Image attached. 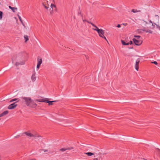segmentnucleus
<instances>
[{
	"label": "nucleus",
	"mask_w": 160,
	"mask_h": 160,
	"mask_svg": "<svg viewBox=\"0 0 160 160\" xmlns=\"http://www.w3.org/2000/svg\"><path fill=\"white\" fill-rule=\"evenodd\" d=\"M49 5L50 3H49L48 1H47L46 3H45V4H43V5L44 8L47 10H48V9H49V7L48 6H49Z\"/></svg>",
	"instance_id": "nucleus-8"
},
{
	"label": "nucleus",
	"mask_w": 160,
	"mask_h": 160,
	"mask_svg": "<svg viewBox=\"0 0 160 160\" xmlns=\"http://www.w3.org/2000/svg\"><path fill=\"white\" fill-rule=\"evenodd\" d=\"M37 101H38V102H43L42 101L43 100H42V101H40V100H37Z\"/></svg>",
	"instance_id": "nucleus-40"
},
{
	"label": "nucleus",
	"mask_w": 160,
	"mask_h": 160,
	"mask_svg": "<svg viewBox=\"0 0 160 160\" xmlns=\"http://www.w3.org/2000/svg\"><path fill=\"white\" fill-rule=\"evenodd\" d=\"M90 24L95 28H92L93 30L97 31V32L100 30V29H99L95 25L92 23L90 22Z\"/></svg>",
	"instance_id": "nucleus-12"
},
{
	"label": "nucleus",
	"mask_w": 160,
	"mask_h": 160,
	"mask_svg": "<svg viewBox=\"0 0 160 160\" xmlns=\"http://www.w3.org/2000/svg\"><path fill=\"white\" fill-rule=\"evenodd\" d=\"M139 62H140V61H139V60H137L136 61V64H135V68L136 69L137 71H138V69H139Z\"/></svg>",
	"instance_id": "nucleus-9"
},
{
	"label": "nucleus",
	"mask_w": 160,
	"mask_h": 160,
	"mask_svg": "<svg viewBox=\"0 0 160 160\" xmlns=\"http://www.w3.org/2000/svg\"><path fill=\"white\" fill-rule=\"evenodd\" d=\"M9 113L8 110H6L0 114V117H3L8 114Z\"/></svg>",
	"instance_id": "nucleus-11"
},
{
	"label": "nucleus",
	"mask_w": 160,
	"mask_h": 160,
	"mask_svg": "<svg viewBox=\"0 0 160 160\" xmlns=\"http://www.w3.org/2000/svg\"><path fill=\"white\" fill-rule=\"evenodd\" d=\"M3 13L2 11H0V19L2 20V15Z\"/></svg>",
	"instance_id": "nucleus-25"
},
{
	"label": "nucleus",
	"mask_w": 160,
	"mask_h": 160,
	"mask_svg": "<svg viewBox=\"0 0 160 160\" xmlns=\"http://www.w3.org/2000/svg\"><path fill=\"white\" fill-rule=\"evenodd\" d=\"M12 60V63L17 66L23 65L25 64V60H23L22 57L20 55L14 56Z\"/></svg>",
	"instance_id": "nucleus-1"
},
{
	"label": "nucleus",
	"mask_w": 160,
	"mask_h": 160,
	"mask_svg": "<svg viewBox=\"0 0 160 160\" xmlns=\"http://www.w3.org/2000/svg\"><path fill=\"white\" fill-rule=\"evenodd\" d=\"M86 22H87L88 23H90V22H89V21H86Z\"/></svg>",
	"instance_id": "nucleus-43"
},
{
	"label": "nucleus",
	"mask_w": 160,
	"mask_h": 160,
	"mask_svg": "<svg viewBox=\"0 0 160 160\" xmlns=\"http://www.w3.org/2000/svg\"><path fill=\"white\" fill-rule=\"evenodd\" d=\"M155 24L153 23H152V26L153 27V28H154L155 27Z\"/></svg>",
	"instance_id": "nucleus-34"
},
{
	"label": "nucleus",
	"mask_w": 160,
	"mask_h": 160,
	"mask_svg": "<svg viewBox=\"0 0 160 160\" xmlns=\"http://www.w3.org/2000/svg\"><path fill=\"white\" fill-rule=\"evenodd\" d=\"M121 42L123 45H128L129 44V42L126 43L123 40H121Z\"/></svg>",
	"instance_id": "nucleus-19"
},
{
	"label": "nucleus",
	"mask_w": 160,
	"mask_h": 160,
	"mask_svg": "<svg viewBox=\"0 0 160 160\" xmlns=\"http://www.w3.org/2000/svg\"><path fill=\"white\" fill-rule=\"evenodd\" d=\"M141 30L145 32H148L150 33H152V31L148 28H144L143 29H142Z\"/></svg>",
	"instance_id": "nucleus-14"
},
{
	"label": "nucleus",
	"mask_w": 160,
	"mask_h": 160,
	"mask_svg": "<svg viewBox=\"0 0 160 160\" xmlns=\"http://www.w3.org/2000/svg\"><path fill=\"white\" fill-rule=\"evenodd\" d=\"M18 18H19V19L20 20V21L21 22H22V20L21 19V17L20 16H19Z\"/></svg>",
	"instance_id": "nucleus-32"
},
{
	"label": "nucleus",
	"mask_w": 160,
	"mask_h": 160,
	"mask_svg": "<svg viewBox=\"0 0 160 160\" xmlns=\"http://www.w3.org/2000/svg\"><path fill=\"white\" fill-rule=\"evenodd\" d=\"M142 21H144V22H145L146 24H147L148 23V22H147L144 21V20H142Z\"/></svg>",
	"instance_id": "nucleus-38"
},
{
	"label": "nucleus",
	"mask_w": 160,
	"mask_h": 160,
	"mask_svg": "<svg viewBox=\"0 0 160 160\" xmlns=\"http://www.w3.org/2000/svg\"><path fill=\"white\" fill-rule=\"evenodd\" d=\"M24 38L25 40V42H27L29 39L28 36L27 35H24Z\"/></svg>",
	"instance_id": "nucleus-21"
},
{
	"label": "nucleus",
	"mask_w": 160,
	"mask_h": 160,
	"mask_svg": "<svg viewBox=\"0 0 160 160\" xmlns=\"http://www.w3.org/2000/svg\"><path fill=\"white\" fill-rule=\"evenodd\" d=\"M9 8L11 9L14 12H15L17 10V8H16L12 7L10 6H9Z\"/></svg>",
	"instance_id": "nucleus-16"
},
{
	"label": "nucleus",
	"mask_w": 160,
	"mask_h": 160,
	"mask_svg": "<svg viewBox=\"0 0 160 160\" xmlns=\"http://www.w3.org/2000/svg\"><path fill=\"white\" fill-rule=\"evenodd\" d=\"M73 148L72 147H71L70 148H62L60 149V151H61L62 152H63L66 151L67 150H70L71 149H72Z\"/></svg>",
	"instance_id": "nucleus-15"
},
{
	"label": "nucleus",
	"mask_w": 160,
	"mask_h": 160,
	"mask_svg": "<svg viewBox=\"0 0 160 160\" xmlns=\"http://www.w3.org/2000/svg\"><path fill=\"white\" fill-rule=\"evenodd\" d=\"M42 137L40 135H39L37 133H35L34 134V136L33 138L35 139H37L38 140H39V139H41Z\"/></svg>",
	"instance_id": "nucleus-5"
},
{
	"label": "nucleus",
	"mask_w": 160,
	"mask_h": 160,
	"mask_svg": "<svg viewBox=\"0 0 160 160\" xmlns=\"http://www.w3.org/2000/svg\"><path fill=\"white\" fill-rule=\"evenodd\" d=\"M16 102H15L9 105L8 107V108L10 110L13 109L15 108L17 106V105L16 104Z\"/></svg>",
	"instance_id": "nucleus-4"
},
{
	"label": "nucleus",
	"mask_w": 160,
	"mask_h": 160,
	"mask_svg": "<svg viewBox=\"0 0 160 160\" xmlns=\"http://www.w3.org/2000/svg\"><path fill=\"white\" fill-rule=\"evenodd\" d=\"M117 27L118 28H119L121 27V26L120 24H118V25L117 26Z\"/></svg>",
	"instance_id": "nucleus-35"
},
{
	"label": "nucleus",
	"mask_w": 160,
	"mask_h": 160,
	"mask_svg": "<svg viewBox=\"0 0 160 160\" xmlns=\"http://www.w3.org/2000/svg\"><path fill=\"white\" fill-rule=\"evenodd\" d=\"M24 133L26 134L27 136L31 138H33L34 134L31 133L29 131L25 132Z\"/></svg>",
	"instance_id": "nucleus-7"
},
{
	"label": "nucleus",
	"mask_w": 160,
	"mask_h": 160,
	"mask_svg": "<svg viewBox=\"0 0 160 160\" xmlns=\"http://www.w3.org/2000/svg\"><path fill=\"white\" fill-rule=\"evenodd\" d=\"M133 41L135 45L138 46L141 45L142 42V41L137 40L135 38L133 39Z\"/></svg>",
	"instance_id": "nucleus-3"
},
{
	"label": "nucleus",
	"mask_w": 160,
	"mask_h": 160,
	"mask_svg": "<svg viewBox=\"0 0 160 160\" xmlns=\"http://www.w3.org/2000/svg\"><path fill=\"white\" fill-rule=\"evenodd\" d=\"M140 11V10H135L134 9H133L132 10V12L134 13Z\"/></svg>",
	"instance_id": "nucleus-23"
},
{
	"label": "nucleus",
	"mask_w": 160,
	"mask_h": 160,
	"mask_svg": "<svg viewBox=\"0 0 160 160\" xmlns=\"http://www.w3.org/2000/svg\"><path fill=\"white\" fill-rule=\"evenodd\" d=\"M132 44V42L131 41H130V43H129V44Z\"/></svg>",
	"instance_id": "nucleus-36"
},
{
	"label": "nucleus",
	"mask_w": 160,
	"mask_h": 160,
	"mask_svg": "<svg viewBox=\"0 0 160 160\" xmlns=\"http://www.w3.org/2000/svg\"><path fill=\"white\" fill-rule=\"evenodd\" d=\"M38 63L39 64H41L42 62V60L41 58H38Z\"/></svg>",
	"instance_id": "nucleus-17"
},
{
	"label": "nucleus",
	"mask_w": 160,
	"mask_h": 160,
	"mask_svg": "<svg viewBox=\"0 0 160 160\" xmlns=\"http://www.w3.org/2000/svg\"><path fill=\"white\" fill-rule=\"evenodd\" d=\"M93 160H98V158H94L93 159Z\"/></svg>",
	"instance_id": "nucleus-37"
},
{
	"label": "nucleus",
	"mask_w": 160,
	"mask_h": 160,
	"mask_svg": "<svg viewBox=\"0 0 160 160\" xmlns=\"http://www.w3.org/2000/svg\"><path fill=\"white\" fill-rule=\"evenodd\" d=\"M98 34L99 36L101 38L103 36H104V32L103 30L101 29H100V30L98 32Z\"/></svg>",
	"instance_id": "nucleus-6"
},
{
	"label": "nucleus",
	"mask_w": 160,
	"mask_h": 160,
	"mask_svg": "<svg viewBox=\"0 0 160 160\" xmlns=\"http://www.w3.org/2000/svg\"><path fill=\"white\" fill-rule=\"evenodd\" d=\"M50 7L53 9L54 8H56V6L55 4L52 3L50 5Z\"/></svg>",
	"instance_id": "nucleus-22"
},
{
	"label": "nucleus",
	"mask_w": 160,
	"mask_h": 160,
	"mask_svg": "<svg viewBox=\"0 0 160 160\" xmlns=\"http://www.w3.org/2000/svg\"><path fill=\"white\" fill-rule=\"evenodd\" d=\"M122 24L124 25H127V23H123Z\"/></svg>",
	"instance_id": "nucleus-41"
},
{
	"label": "nucleus",
	"mask_w": 160,
	"mask_h": 160,
	"mask_svg": "<svg viewBox=\"0 0 160 160\" xmlns=\"http://www.w3.org/2000/svg\"><path fill=\"white\" fill-rule=\"evenodd\" d=\"M84 154L88 155V156H91L94 155L93 153L91 152H85Z\"/></svg>",
	"instance_id": "nucleus-20"
},
{
	"label": "nucleus",
	"mask_w": 160,
	"mask_h": 160,
	"mask_svg": "<svg viewBox=\"0 0 160 160\" xmlns=\"http://www.w3.org/2000/svg\"><path fill=\"white\" fill-rule=\"evenodd\" d=\"M36 77H35V74H33L32 77L31 79L33 81H35L36 80Z\"/></svg>",
	"instance_id": "nucleus-18"
},
{
	"label": "nucleus",
	"mask_w": 160,
	"mask_h": 160,
	"mask_svg": "<svg viewBox=\"0 0 160 160\" xmlns=\"http://www.w3.org/2000/svg\"><path fill=\"white\" fill-rule=\"evenodd\" d=\"M134 37L136 38L137 39H138L140 38V36L139 35H134Z\"/></svg>",
	"instance_id": "nucleus-28"
},
{
	"label": "nucleus",
	"mask_w": 160,
	"mask_h": 160,
	"mask_svg": "<svg viewBox=\"0 0 160 160\" xmlns=\"http://www.w3.org/2000/svg\"><path fill=\"white\" fill-rule=\"evenodd\" d=\"M154 24L155 25H156L157 26V27H159V26L158 25H157V24H156V23H155V22H154Z\"/></svg>",
	"instance_id": "nucleus-33"
},
{
	"label": "nucleus",
	"mask_w": 160,
	"mask_h": 160,
	"mask_svg": "<svg viewBox=\"0 0 160 160\" xmlns=\"http://www.w3.org/2000/svg\"><path fill=\"white\" fill-rule=\"evenodd\" d=\"M149 22H150V23H152H152H153L152 22V21L151 20H149Z\"/></svg>",
	"instance_id": "nucleus-39"
},
{
	"label": "nucleus",
	"mask_w": 160,
	"mask_h": 160,
	"mask_svg": "<svg viewBox=\"0 0 160 160\" xmlns=\"http://www.w3.org/2000/svg\"><path fill=\"white\" fill-rule=\"evenodd\" d=\"M17 99H18L17 98H14V99H11V100H10L9 102H14V101H16L17 100Z\"/></svg>",
	"instance_id": "nucleus-26"
},
{
	"label": "nucleus",
	"mask_w": 160,
	"mask_h": 160,
	"mask_svg": "<svg viewBox=\"0 0 160 160\" xmlns=\"http://www.w3.org/2000/svg\"><path fill=\"white\" fill-rule=\"evenodd\" d=\"M83 22L87 21V20H86L83 19Z\"/></svg>",
	"instance_id": "nucleus-42"
},
{
	"label": "nucleus",
	"mask_w": 160,
	"mask_h": 160,
	"mask_svg": "<svg viewBox=\"0 0 160 160\" xmlns=\"http://www.w3.org/2000/svg\"><path fill=\"white\" fill-rule=\"evenodd\" d=\"M159 20V17L158 15H155V17L153 18L154 22L158 23Z\"/></svg>",
	"instance_id": "nucleus-10"
},
{
	"label": "nucleus",
	"mask_w": 160,
	"mask_h": 160,
	"mask_svg": "<svg viewBox=\"0 0 160 160\" xmlns=\"http://www.w3.org/2000/svg\"><path fill=\"white\" fill-rule=\"evenodd\" d=\"M40 151H41L40 152L42 153H43V152H45L48 151L47 150H45L44 149H42Z\"/></svg>",
	"instance_id": "nucleus-27"
},
{
	"label": "nucleus",
	"mask_w": 160,
	"mask_h": 160,
	"mask_svg": "<svg viewBox=\"0 0 160 160\" xmlns=\"http://www.w3.org/2000/svg\"><path fill=\"white\" fill-rule=\"evenodd\" d=\"M57 101H49L48 100H43L42 101L43 102H46L48 103L49 105H52L53 104V102H55Z\"/></svg>",
	"instance_id": "nucleus-13"
},
{
	"label": "nucleus",
	"mask_w": 160,
	"mask_h": 160,
	"mask_svg": "<svg viewBox=\"0 0 160 160\" xmlns=\"http://www.w3.org/2000/svg\"><path fill=\"white\" fill-rule=\"evenodd\" d=\"M22 99L23 100L25 104L28 106L35 108L37 106V104L30 97H23Z\"/></svg>",
	"instance_id": "nucleus-2"
},
{
	"label": "nucleus",
	"mask_w": 160,
	"mask_h": 160,
	"mask_svg": "<svg viewBox=\"0 0 160 160\" xmlns=\"http://www.w3.org/2000/svg\"><path fill=\"white\" fill-rule=\"evenodd\" d=\"M50 13L51 14H52L53 13V11L52 9L50 8H49Z\"/></svg>",
	"instance_id": "nucleus-24"
},
{
	"label": "nucleus",
	"mask_w": 160,
	"mask_h": 160,
	"mask_svg": "<svg viewBox=\"0 0 160 160\" xmlns=\"http://www.w3.org/2000/svg\"><path fill=\"white\" fill-rule=\"evenodd\" d=\"M102 38L104 39L108 42L106 38V37L104 36H103Z\"/></svg>",
	"instance_id": "nucleus-31"
},
{
	"label": "nucleus",
	"mask_w": 160,
	"mask_h": 160,
	"mask_svg": "<svg viewBox=\"0 0 160 160\" xmlns=\"http://www.w3.org/2000/svg\"><path fill=\"white\" fill-rule=\"evenodd\" d=\"M151 62L152 63H153L154 64H155L156 65H157V64H158L157 62H156V61H154L153 62Z\"/></svg>",
	"instance_id": "nucleus-30"
},
{
	"label": "nucleus",
	"mask_w": 160,
	"mask_h": 160,
	"mask_svg": "<svg viewBox=\"0 0 160 160\" xmlns=\"http://www.w3.org/2000/svg\"><path fill=\"white\" fill-rule=\"evenodd\" d=\"M40 65H41L40 64H37V68H38V69H39V68Z\"/></svg>",
	"instance_id": "nucleus-29"
}]
</instances>
